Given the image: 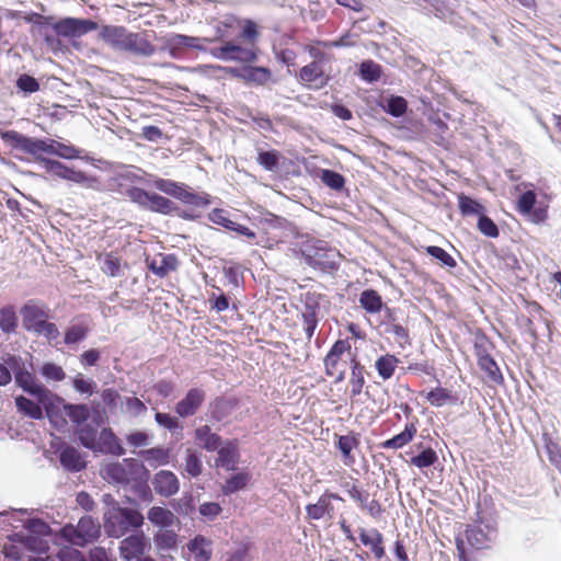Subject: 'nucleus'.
<instances>
[{
  "label": "nucleus",
  "instance_id": "1",
  "mask_svg": "<svg viewBox=\"0 0 561 561\" xmlns=\"http://www.w3.org/2000/svg\"><path fill=\"white\" fill-rule=\"evenodd\" d=\"M5 364L12 370L15 385L24 392L35 397L36 400L43 404L46 414L50 416L54 401H62V398L53 393L39 382L32 371V364H26L21 356L8 354L5 356Z\"/></svg>",
  "mask_w": 561,
  "mask_h": 561
},
{
  "label": "nucleus",
  "instance_id": "2",
  "mask_svg": "<svg viewBox=\"0 0 561 561\" xmlns=\"http://www.w3.org/2000/svg\"><path fill=\"white\" fill-rule=\"evenodd\" d=\"M144 524L142 514L134 508L113 505L104 513V529L110 537L121 538Z\"/></svg>",
  "mask_w": 561,
  "mask_h": 561
},
{
  "label": "nucleus",
  "instance_id": "3",
  "mask_svg": "<svg viewBox=\"0 0 561 561\" xmlns=\"http://www.w3.org/2000/svg\"><path fill=\"white\" fill-rule=\"evenodd\" d=\"M302 256L309 266L323 273H331L339 268L340 253L328 249L323 241L306 244L302 249Z\"/></svg>",
  "mask_w": 561,
  "mask_h": 561
},
{
  "label": "nucleus",
  "instance_id": "4",
  "mask_svg": "<svg viewBox=\"0 0 561 561\" xmlns=\"http://www.w3.org/2000/svg\"><path fill=\"white\" fill-rule=\"evenodd\" d=\"M41 22H37L42 27L50 25L56 35L62 37H81L89 32L98 28V23L89 19L79 18H64L54 22L51 16H39Z\"/></svg>",
  "mask_w": 561,
  "mask_h": 561
},
{
  "label": "nucleus",
  "instance_id": "5",
  "mask_svg": "<svg viewBox=\"0 0 561 561\" xmlns=\"http://www.w3.org/2000/svg\"><path fill=\"white\" fill-rule=\"evenodd\" d=\"M100 534V524L91 516L81 517L77 526L68 524L60 529L61 537L69 543L78 547H84L92 542L99 538Z\"/></svg>",
  "mask_w": 561,
  "mask_h": 561
},
{
  "label": "nucleus",
  "instance_id": "6",
  "mask_svg": "<svg viewBox=\"0 0 561 561\" xmlns=\"http://www.w3.org/2000/svg\"><path fill=\"white\" fill-rule=\"evenodd\" d=\"M465 536L472 548L489 549L497 538L496 523L491 517H480L478 524L467 526Z\"/></svg>",
  "mask_w": 561,
  "mask_h": 561
},
{
  "label": "nucleus",
  "instance_id": "7",
  "mask_svg": "<svg viewBox=\"0 0 561 561\" xmlns=\"http://www.w3.org/2000/svg\"><path fill=\"white\" fill-rule=\"evenodd\" d=\"M351 343L348 340H337L324 357V367L328 376L334 377L335 382H341L345 378L346 360L344 356H351Z\"/></svg>",
  "mask_w": 561,
  "mask_h": 561
},
{
  "label": "nucleus",
  "instance_id": "8",
  "mask_svg": "<svg viewBox=\"0 0 561 561\" xmlns=\"http://www.w3.org/2000/svg\"><path fill=\"white\" fill-rule=\"evenodd\" d=\"M1 138L13 149L21 150L25 153L34 156L38 161H42L39 154L42 152L49 153L50 139H38L22 135L15 130H7L1 133Z\"/></svg>",
  "mask_w": 561,
  "mask_h": 561
},
{
  "label": "nucleus",
  "instance_id": "9",
  "mask_svg": "<svg viewBox=\"0 0 561 561\" xmlns=\"http://www.w3.org/2000/svg\"><path fill=\"white\" fill-rule=\"evenodd\" d=\"M210 54L224 61L250 64L257 59V49L253 45L251 47L241 46L232 41H227L221 46L211 48Z\"/></svg>",
  "mask_w": 561,
  "mask_h": 561
},
{
  "label": "nucleus",
  "instance_id": "10",
  "mask_svg": "<svg viewBox=\"0 0 561 561\" xmlns=\"http://www.w3.org/2000/svg\"><path fill=\"white\" fill-rule=\"evenodd\" d=\"M142 468L134 458H125L122 462H112L105 466L104 474L108 480L119 484H127Z\"/></svg>",
  "mask_w": 561,
  "mask_h": 561
},
{
  "label": "nucleus",
  "instance_id": "11",
  "mask_svg": "<svg viewBox=\"0 0 561 561\" xmlns=\"http://www.w3.org/2000/svg\"><path fill=\"white\" fill-rule=\"evenodd\" d=\"M22 323L26 331H34L49 318V308L42 301L31 299L20 309Z\"/></svg>",
  "mask_w": 561,
  "mask_h": 561
},
{
  "label": "nucleus",
  "instance_id": "12",
  "mask_svg": "<svg viewBox=\"0 0 561 561\" xmlns=\"http://www.w3.org/2000/svg\"><path fill=\"white\" fill-rule=\"evenodd\" d=\"M320 295L314 293H307L304 299V310L301 312L304 321V330L306 337L310 341L314 334L319 323L320 312Z\"/></svg>",
  "mask_w": 561,
  "mask_h": 561
},
{
  "label": "nucleus",
  "instance_id": "13",
  "mask_svg": "<svg viewBox=\"0 0 561 561\" xmlns=\"http://www.w3.org/2000/svg\"><path fill=\"white\" fill-rule=\"evenodd\" d=\"M332 501H343V499L336 493L325 491L316 503L306 506L307 518L311 520L332 519L334 515Z\"/></svg>",
  "mask_w": 561,
  "mask_h": 561
},
{
  "label": "nucleus",
  "instance_id": "14",
  "mask_svg": "<svg viewBox=\"0 0 561 561\" xmlns=\"http://www.w3.org/2000/svg\"><path fill=\"white\" fill-rule=\"evenodd\" d=\"M152 486L158 495L170 497L179 492L180 481L174 472L160 470L152 478Z\"/></svg>",
  "mask_w": 561,
  "mask_h": 561
},
{
  "label": "nucleus",
  "instance_id": "15",
  "mask_svg": "<svg viewBox=\"0 0 561 561\" xmlns=\"http://www.w3.org/2000/svg\"><path fill=\"white\" fill-rule=\"evenodd\" d=\"M206 393L201 388L190 389L185 397L180 400L175 405V412L181 417H188L194 415L205 401Z\"/></svg>",
  "mask_w": 561,
  "mask_h": 561
},
{
  "label": "nucleus",
  "instance_id": "16",
  "mask_svg": "<svg viewBox=\"0 0 561 561\" xmlns=\"http://www.w3.org/2000/svg\"><path fill=\"white\" fill-rule=\"evenodd\" d=\"M146 550V539L144 534H134L119 543V556L124 561H135L144 556Z\"/></svg>",
  "mask_w": 561,
  "mask_h": 561
},
{
  "label": "nucleus",
  "instance_id": "17",
  "mask_svg": "<svg viewBox=\"0 0 561 561\" xmlns=\"http://www.w3.org/2000/svg\"><path fill=\"white\" fill-rule=\"evenodd\" d=\"M42 162L44 163V168L47 172L60 179L75 183H83L87 181L84 172L69 168L58 160L42 159Z\"/></svg>",
  "mask_w": 561,
  "mask_h": 561
},
{
  "label": "nucleus",
  "instance_id": "18",
  "mask_svg": "<svg viewBox=\"0 0 561 561\" xmlns=\"http://www.w3.org/2000/svg\"><path fill=\"white\" fill-rule=\"evenodd\" d=\"M125 44L124 53L136 57L148 58L156 53L154 45H152L142 33L130 32Z\"/></svg>",
  "mask_w": 561,
  "mask_h": 561
},
{
  "label": "nucleus",
  "instance_id": "19",
  "mask_svg": "<svg viewBox=\"0 0 561 561\" xmlns=\"http://www.w3.org/2000/svg\"><path fill=\"white\" fill-rule=\"evenodd\" d=\"M99 404L93 410V422L95 423V427L90 424H83L78 426L77 435L82 446L88 449L96 450V440H98V430L96 427L103 423V416L98 410Z\"/></svg>",
  "mask_w": 561,
  "mask_h": 561
},
{
  "label": "nucleus",
  "instance_id": "20",
  "mask_svg": "<svg viewBox=\"0 0 561 561\" xmlns=\"http://www.w3.org/2000/svg\"><path fill=\"white\" fill-rule=\"evenodd\" d=\"M129 33L125 26L104 25L101 28L100 37L113 49L124 51Z\"/></svg>",
  "mask_w": 561,
  "mask_h": 561
},
{
  "label": "nucleus",
  "instance_id": "21",
  "mask_svg": "<svg viewBox=\"0 0 561 561\" xmlns=\"http://www.w3.org/2000/svg\"><path fill=\"white\" fill-rule=\"evenodd\" d=\"M96 451L113 456H123L125 454V449L122 446L119 438L108 427H105L100 432L96 440Z\"/></svg>",
  "mask_w": 561,
  "mask_h": 561
},
{
  "label": "nucleus",
  "instance_id": "22",
  "mask_svg": "<svg viewBox=\"0 0 561 561\" xmlns=\"http://www.w3.org/2000/svg\"><path fill=\"white\" fill-rule=\"evenodd\" d=\"M231 72L245 82L256 85H264L272 78V72L266 67L245 66L241 69H231Z\"/></svg>",
  "mask_w": 561,
  "mask_h": 561
},
{
  "label": "nucleus",
  "instance_id": "23",
  "mask_svg": "<svg viewBox=\"0 0 561 561\" xmlns=\"http://www.w3.org/2000/svg\"><path fill=\"white\" fill-rule=\"evenodd\" d=\"M299 80L305 84H313L318 89L323 88L328 83V78L317 61H312L300 69Z\"/></svg>",
  "mask_w": 561,
  "mask_h": 561
},
{
  "label": "nucleus",
  "instance_id": "24",
  "mask_svg": "<svg viewBox=\"0 0 561 561\" xmlns=\"http://www.w3.org/2000/svg\"><path fill=\"white\" fill-rule=\"evenodd\" d=\"M179 266V260L174 254H159L148 262L149 270L159 277H165L169 273L175 271Z\"/></svg>",
  "mask_w": 561,
  "mask_h": 561
},
{
  "label": "nucleus",
  "instance_id": "25",
  "mask_svg": "<svg viewBox=\"0 0 561 561\" xmlns=\"http://www.w3.org/2000/svg\"><path fill=\"white\" fill-rule=\"evenodd\" d=\"M56 402L62 404L65 415L77 426L83 425L91 416V409L84 403H68L64 399Z\"/></svg>",
  "mask_w": 561,
  "mask_h": 561
},
{
  "label": "nucleus",
  "instance_id": "26",
  "mask_svg": "<svg viewBox=\"0 0 561 561\" xmlns=\"http://www.w3.org/2000/svg\"><path fill=\"white\" fill-rule=\"evenodd\" d=\"M416 423L417 420L415 419V421L405 424L404 430L401 433L382 442L381 447L383 449H400L408 445L410 442L413 440L414 436L416 435Z\"/></svg>",
  "mask_w": 561,
  "mask_h": 561
},
{
  "label": "nucleus",
  "instance_id": "27",
  "mask_svg": "<svg viewBox=\"0 0 561 561\" xmlns=\"http://www.w3.org/2000/svg\"><path fill=\"white\" fill-rule=\"evenodd\" d=\"M359 539L364 546L370 548L376 559L380 560L385 557L383 537L377 529L374 528L366 531L364 528H360Z\"/></svg>",
  "mask_w": 561,
  "mask_h": 561
},
{
  "label": "nucleus",
  "instance_id": "28",
  "mask_svg": "<svg viewBox=\"0 0 561 561\" xmlns=\"http://www.w3.org/2000/svg\"><path fill=\"white\" fill-rule=\"evenodd\" d=\"M176 199L197 208H204L210 204V197L207 193L194 192L188 185L184 183L182 184Z\"/></svg>",
  "mask_w": 561,
  "mask_h": 561
},
{
  "label": "nucleus",
  "instance_id": "29",
  "mask_svg": "<svg viewBox=\"0 0 561 561\" xmlns=\"http://www.w3.org/2000/svg\"><path fill=\"white\" fill-rule=\"evenodd\" d=\"M195 439L201 447L207 451H215L221 446V437L213 433L208 425L199 426L195 430Z\"/></svg>",
  "mask_w": 561,
  "mask_h": 561
},
{
  "label": "nucleus",
  "instance_id": "30",
  "mask_svg": "<svg viewBox=\"0 0 561 561\" xmlns=\"http://www.w3.org/2000/svg\"><path fill=\"white\" fill-rule=\"evenodd\" d=\"M217 466L227 470H234L239 459L237 445L232 442H227L218 449Z\"/></svg>",
  "mask_w": 561,
  "mask_h": 561
},
{
  "label": "nucleus",
  "instance_id": "31",
  "mask_svg": "<svg viewBox=\"0 0 561 561\" xmlns=\"http://www.w3.org/2000/svg\"><path fill=\"white\" fill-rule=\"evenodd\" d=\"M138 455L153 468L165 466L170 462V449L164 447L144 449L138 451Z\"/></svg>",
  "mask_w": 561,
  "mask_h": 561
},
{
  "label": "nucleus",
  "instance_id": "32",
  "mask_svg": "<svg viewBox=\"0 0 561 561\" xmlns=\"http://www.w3.org/2000/svg\"><path fill=\"white\" fill-rule=\"evenodd\" d=\"M14 402L18 411L23 415L33 420H42L44 417V407L38 401L34 402L24 396H18L15 397Z\"/></svg>",
  "mask_w": 561,
  "mask_h": 561
},
{
  "label": "nucleus",
  "instance_id": "33",
  "mask_svg": "<svg viewBox=\"0 0 561 561\" xmlns=\"http://www.w3.org/2000/svg\"><path fill=\"white\" fill-rule=\"evenodd\" d=\"M61 466L71 472H78L84 468L79 451L73 446H67L59 454Z\"/></svg>",
  "mask_w": 561,
  "mask_h": 561
},
{
  "label": "nucleus",
  "instance_id": "34",
  "mask_svg": "<svg viewBox=\"0 0 561 561\" xmlns=\"http://www.w3.org/2000/svg\"><path fill=\"white\" fill-rule=\"evenodd\" d=\"M209 541L203 536H196L187 543L188 550L194 553V561H209L211 557Z\"/></svg>",
  "mask_w": 561,
  "mask_h": 561
},
{
  "label": "nucleus",
  "instance_id": "35",
  "mask_svg": "<svg viewBox=\"0 0 561 561\" xmlns=\"http://www.w3.org/2000/svg\"><path fill=\"white\" fill-rule=\"evenodd\" d=\"M151 211L160 213L163 215H170L179 210V207L171 199L159 195L157 193H151L150 203L148 208Z\"/></svg>",
  "mask_w": 561,
  "mask_h": 561
},
{
  "label": "nucleus",
  "instance_id": "36",
  "mask_svg": "<svg viewBox=\"0 0 561 561\" xmlns=\"http://www.w3.org/2000/svg\"><path fill=\"white\" fill-rule=\"evenodd\" d=\"M359 304L368 313H377L383 306L380 295L374 289H365L359 296Z\"/></svg>",
  "mask_w": 561,
  "mask_h": 561
},
{
  "label": "nucleus",
  "instance_id": "37",
  "mask_svg": "<svg viewBox=\"0 0 561 561\" xmlns=\"http://www.w3.org/2000/svg\"><path fill=\"white\" fill-rule=\"evenodd\" d=\"M382 110L393 117L402 116L408 108V102L403 96L391 95L382 100Z\"/></svg>",
  "mask_w": 561,
  "mask_h": 561
},
{
  "label": "nucleus",
  "instance_id": "38",
  "mask_svg": "<svg viewBox=\"0 0 561 561\" xmlns=\"http://www.w3.org/2000/svg\"><path fill=\"white\" fill-rule=\"evenodd\" d=\"M398 363L399 359L394 355L386 354L376 360L375 368L383 380H388L393 376Z\"/></svg>",
  "mask_w": 561,
  "mask_h": 561
},
{
  "label": "nucleus",
  "instance_id": "39",
  "mask_svg": "<svg viewBox=\"0 0 561 561\" xmlns=\"http://www.w3.org/2000/svg\"><path fill=\"white\" fill-rule=\"evenodd\" d=\"M147 517L153 525L161 527H169L174 522V514L161 506H152L148 511Z\"/></svg>",
  "mask_w": 561,
  "mask_h": 561
},
{
  "label": "nucleus",
  "instance_id": "40",
  "mask_svg": "<svg viewBox=\"0 0 561 561\" xmlns=\"http://www.w3.org/2000/svg\"><path fill=\"white\" fill-rule=\"evenodd\" d=\"M18 328V316L15 308L11 305L4 306L0 309V330L3 333L10 334L15 332Z\"/></svg>",
  "mask_w": 561,
  "mask_h": 561
},
{
  "label": "nucleus",
  "instance_id": "41",
  "mask_svg": "<svg viewBox=\"0 0 561 561\" xmlns=\"http://www.w3.org/2000/svg\"><path fill=\"white\" fill-rule=\"evenodd\" d=\"M233 408L234 403L231 400L218 398L210 404V416L213 420L221 422L231 414Z\"/></svg>",
  "mask_w": 561,
  "mask_h": 561
},
{
  "label": "nucleus",
  "instance_id": "42",
  "mask_svg": "<svg viewBox=\"0 0 561 561\" xmlns=\"http://www.w3.org/2000/svg\"><path fill=\"white\" fill-rule=\"evenodd\" d=\"M352 375H351V396L356 397L362 392L365 383L364 379V366L359 364L354 357L351 358Z\"/></svg>",
  "mask_w": 561,
  "mask_h": 561
},
{
  "label": "nucleus",
  "instance_id": "43",
  "mask_svg": "<svg viewBox=\"0 0 561 561\" xmlns=\"http://www.w3.org/2000/svg\"><path fill=\"white\" fill-rule=\"evenodd\" d=\"M458 206L463 216L477 215L480 217L485 210L484 206L478 201L465 194L458 196Z\"/></svg>",
  "mask_w": 561,
  "mask_h": 561
},
{
  "label": "nucleus",
  "instance_id": "44",
  "mask_svg": "<svg viewBox=\"0 0 561 561\" xmlns=\"http://www.w3.org/2000/svg\"><path fill=\"white\" fill-rule=\"evenodd\" d=\"M250 481V474L247 472H239L227 479L222 486V492L226 495L233 494L243 490Z\"/></svg>",
  "mask_w": 561,
  "mask_h": 561
},
{
  "label": "nucleus",
  "instance_id": "45",
  "mask_svg": "<svg viewBox=\"0 0 561 561\" xmlns=\"http://www.w3.org/2000/svg\"><path fill=\"white\" fill-rule=\"evenodd\" d=\"M49 154L58 156L62 159H76L80 157L81 151L71 145H65L54 139H50Z\"/></svg>",
  "mask_w": 561,
  "mask_h": 561
},
{
  "label": "nucleus",
  "instance_id": "46",
  "mask_svg": "<svg viewBox=\"0 0 561 561\" xmlns=\"http://www.w3.org/2000/svg\"><path fill=\"white\" fill-rule=\"evenodd\" d=\"M184 470L185 472L192 477L197 478L202 474L203 471V462L201 457L197 455L195 450L187 449L185 459H184Z\"/></svg>",
  "mask_w": 561,
  "mask_h": 561
},
{
  "label": "nucleus",
  "instance_id": "47",
  "mask_svg": "<svg viewBox=\"0 0 561 561\" xmlns=\"http://www.w3.org/2000/svg\"><path fill=\"white\" fill-rule=\"evenodd\" d=\"M359 73L363 80L376 82L381 77V66L373 60H365L359 66Z\"/></svg>",
  "mask_w": 561,
  "mask_h": 561
},
{
  "label": "nucleus",
  "instance_id": "48",
  "mask_svg": "<svg viewBox=\"0 0 561 561\" xmlns=\"http://www.w3.org/2000/svg\"><path fill=\"white\" fill-rule=\"evenodd\" d=\"M478 365L491 381L495 383H501L503 381L502 373L492 357H482Z\"/></svg>",
  "mask_w": 561,
  "mask_h": 561
},
{
  "label": "nucleus",
  "instance_id": "49",
  "mask_svg": "<svg viewBox=\"0 0 561 561\" xmlns=\"http://www.w3.org/2000/svg\"><path fill=\"white\" fill-rule=\"evenodd\" d=\"M153 540L159 550H171L176 547L178 535L173 530H161L154 535Z\"/></svg>",
  "mask_w": 561,
  "mask_h": 561
},
{
  "label": "nucleus",
  "instance_id": "50",
  "mask_svg": "<svg viewBox=\"0 0 561 561\" xmlns=\"http://www.w3.org/2000/svg\"><path fill=\"white\" fill-rule=\"evenodd\" d=\"M41 375L45 378L46 381H62L66 378V373L61 366L47 362L44 363L41 367Z\"/></svg>",
  "mask_w": 561,
  "mask_h": 561
},
{
  "label": "nucleus",
  "instance_id": "51",
  "mask_svg": "<svg viewBox=\"0 0 561 561\" xmlns=\"http://www.w3.org/2000/svg\"><path fill=\"white\" fill-rule=\"evenodd\" d=\"M320 179L328 187L334 191H341L345 185L344 176L333 170H321Z\"/></svg>",
  "mask_w": 561,
  "mask_h": 561
},
{
  "label": "nucleus",
  "instance_id": "52",
  "mask_svg": "<svg viewBox=\"0 0 561 561\" xmlns=\"http://www.w3.org/2000/svg\"><path fill=\"white\" fill-rule=\"evenodd\" d=\"M437 459L438 457L436 451L433 448L427 447L423 449L419 455L413 456L410 462L411 465L423 469L433 466Z\"/></svg>",
  "mask_w": 561,
  "mask_h": 561
},
{
  "label": "nucleus",
  "instance_id": "53",
  "mask_svg": "<svg viewBox=\"0 0 561 561\" xmlns=\"http://www.w3.org/2000/svg\"><path fill=\"white\" fill-rule=\"evenodd\" d=\"M88 335V328L82 324H72L65 332L64 342L67 345H73L83 341Z\"/></svg>",
  "mask_w": 561,
  "mask_h": 561
},
{
  "label": "nucleus",
  "instance_id": "54",
  "mask_svg": "<svg viewBox=\"0 0 561 561\" xmlns=\"http://www.w3.org/2000/svg\"><path fill=\"white\" fill-rule=\"evenodd\" d=\"M426 252L434 259H436L437 261L440 262V264L443 266H447V267H455L456 266V261L455 259L447 252L445 251L443 248L440 247H437V245H430L426 248Z\"/></svg>",
  "mask_w": 561,
  "mask_h": 561
},
{
  "label": "nucleus",
  "instance_id": "55",
  "mask_svg": "<svg viewBox=\"0 0 561 561\" xmlns=\"http://www.w3.org/2000/svg\"><path fill=\"white\" fill-rule=\"evenodd\" d=\"M426 398H427V400L430 401V403L432 405L443 407L447 402L451 401L453 396H451V393H450V391L448 389L442 388V387H437L435 389H432L427 393Z\"/></svg>",
  "mask_w": 561,
  "mask_h": 561
},
{
  "label": "nucleus",
  "instance_id": "56",
  "mask_svg": "<svg viewBox=\"0 0 561 561\" xmlns=\"http://www.w3.org/2000/svg\"><path fill=\"white\" fill-rule=\"evenodd\" d=\"M386 333L392 335L396 343H398L401 347H404L405 344H409L408 330L399 323L386 324Z\"/></svg>",
  "mask_w": 561,
  "mask_h": 561
},
{
  "label": "nucleus",
  "instance_id": "57",
  "mask_svg": "<svg viewBox=\"0 0 561 561\" xmlns=\"http://www.w3.org/2000/svg\"><path fill=\"white\" fill-rule=\"evenodd\" d=\"M358 444L359 440L355 435H342L339 436L336 446L344 458H351V451L356 448Z\"/></svg>",
  "mask_w": 561,
  "mask_h": 561
},
{
  "label": "nucleus",
  "instance_id": "58",
  "mask_svg": "<svg viewBox=\"0 0 561 561\" xmlns=\"http://www.w3.org/2000/svg\"><path fill=\"white\" fill-rule=\"evenodd\" d=\"M182 184L183 183H179V182H175L172 180H165V179H157L153 181V186L157 190H159L174 198L178 197L179 192L182 187Z\"/></svg>",
  "mask_w": 561,
  "mask_h": 561
},
{
  "label": "nucleus",
  "instance_id": "59",
  "mask_svg": "<svg viewBox=\"0 0 561 561\" xmlns=\"http://www.w3.org/2000/svg\"><path fill=\"white\" fill-rule=\"evenodd\" d=\"M150 195L151 193L136 186H133L127 191V196L130 201L146 209L150 203Z\"/></svg>",
  "mask_w": 561,
  "mask_h": 561
},
{
  "label": "nucleus",
  "instance_id": "60",
  "mask_svg": "<svg viewBox=\"0 0 561 561\" xmlns=\"http://www.w3.org/2000/svg\"><path fill=\"white\" fill-rule=\"evenodd\" d=\"M24 527L33 536H46L50 534V527L47 523L39 518H30L26 520Z\"/></svg>",
  "mask_w": 561,
  "mask_h": 561
},
{
  "label": "nucleus",
  "instance_id": "61",
  "mask_svg": "<svg viewBox=\"0 0 561 561\" xmlns=\"http://www.w3.org/2000/svg\"><path fill=\"white\" fill-rule=\"evenodd\" d=\"M34 334L44 336L46 340L51 342L59 337L60 332L55 323L46 320L34 331Z\"/></svg>",
  "mask_w": 561,
  "mask_h": 561
},
{
  "label": "nucleus",
  "instance_id": "62",
  "mask_svg": "<svg viewBox=\"0 0 561 561\" xmlns=\"http://www.w3.org/2000/svg\"><path fill=\"white\" fill-rule=\"evenodd\" d=\"M478 229L489 238H496L499 236L497 226L490 217L485 216L484 213L478 219Z\"/></svg>",
  "mask_w": 561,
  "mask_h": 561
},
{
  "label": "nucleus",
  "instance_id": "63",
  "mask_svg": "<svg viewBox=\"0 0 561 561\" xmlns=\"http://www.w3.org/2000/svg\"><path fill=\"white\" fill-rule=\"evenodd\" d=\"M208 219L228 230L232 228L234 221L229 218L228 211L221 208H215L208 214Z\"/></svg>",
  "mask_w": 561,
  "mask_h": 561
},
{
  "label": "nucleus",
  "instance_id": "64",
  "mask_svg": "<svg viewBox=\"0 0 561 561\" xmlns=\"http://www.w3.org/2000/svg\"><path fill=\"white\" fill-rule=\"evenodd\" d=\"M59 561H85L84 556L73 547H62L57 552Z\"/></svg>",
  "mask_w": 561,
  "mask_h": 561
}]
</instances>
